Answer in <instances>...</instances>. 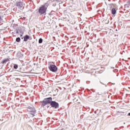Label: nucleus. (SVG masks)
I'll use <instances>...</instances> for the list:
<instances>
[{
    "label": "nucleus",
    "mask_w": 130,
    "mask_h": 130,
    "mask_svg": "<svg viewBox=\"0 0 130 130\" xmlns=\"http://www.w3.org/2000/svg\"><path fill=\"white\" fill-rule=\"evenodd\" d=\"M48 4L46 3L44 5L41 6L39 9V12L41 15H43V14H45L46 13V10H47V8H48Z\"/></svg>",
    "instance_id": "obj_1"
},
{
    "label": "nucleus",
    "mask_w": 130,
    "mask_h": 130,
    "mask_svg": "<svg viewBox=\"0 0 130 130\" xmlns=\"http://www.w3.org/2000/svg\"><path fill=\"white\" fill-rule=\"evenodd\" d=\"M51 102H52V98L50 97L45 99L43 101L42 104L44 106H45V105H47V104H51Z\"/></svg>",
    "instance_id": "obj_2"
},
{
    "label": "nucleus",
    "mask_w": 130,
    "mask_h": 130,
    "mask_svg": "<svg viewBox=\"0 0 130 130\" xmlns=\"http://www.w3.org/2000/svg\"><path fill=\"white\" fill-rule=\"evenodd\" d=\"M27 111L30 113V114H31V115H32V117L35 116V113H36V110H35V108H34V107H29L27 109Z\"/></svg>",
    "instance_id": "obj_3"
},
{
    "label": "nucleus",
    "mask_w": 130,
    "mask_h": 130,
    "mask_svg": "<svg viewBox=\"0 0 130 130\" xmlns=\"http://www.w3.org/2000/svg\"><path fill=\"white\" fill-rule=\"evenodd\" d=\"M49 69L50 71L53 73H56V72H57V67L54 64H50L49 67Z\"/></svg>",
    "instance_id": "obj_4"
},
{
    "label": "nucleus",
    "mask_w": 130,
    "mask_h": 130,
    "mask_svg": "<svg viewBox=\"0 0 130 130\" xmlns=\"http://www.w3.org/2000/svg\"><path fill=\"white\" fill-rule=\"evenodd\" d=\"M51 107H53L54 108H58L59 107V105L57 102L55 101H52L50 104Z\"/></svg>",
    "instance_id": "obj_5"
},
{
    "label": "nucleus",
    "mask_w": 130,
    "mask_h": 130,
    "mask_svg": "<svg viewBox=\"0 0 130 130\" xmlns=\"http://www.w3.org/2000/svg\"><path fill=\"white\" fill-rule=\"evenodd\" d=\"M16 6L18 8H22L23 7V3L22 2H18L16 3Z\"/></svg>",
    "instance_id": "obj_6"
},
{
    "label": "nucleus",
    "mask_w": 130,
    "mask_h": 130,
    "mask_svg": "<svg viewBox=\"0 0 130 130\" xmlns=\"http://www.w3.org/2000/svg\"><path fill=\"white\" fill-rule=\"evenodd\" d=\"M29 38H30V37H29V36L26 35L24 37V41H25V42L28 41V39H29Z\"/></svg>",
    "instance_id": "obj_7"
},
{
    "label": "nucleus",
    "mask_w": 130,
    "mask_h": 130,
    "mask_svg": "<svg viewBox=\"0 0 130 130\" xmlns=\"http://www.w3.org/2000/svg\"><path fill=\"white\" fill-rule=\"evenodd\" d=\"M115 13H116V10H115V8H112V14L113 15H115Z\"/></svg>",
    "instance_id": "obj_8"
},
{
    "label": "nucleus",
    "mask_w": 130,
    "mask_h": 130,
    "mask_svg": "<svg viewBox=\"0 0 130 130\" xmlns=\"http://www.w3.org/2000/svg\"><path fill=\"white\" fill-rule=\"evenodd\" d=\"M21 41V39L20 38H17L16 39V42H20Z\"/></svg>",
    "instance_id": "obj_9"
},
{
    "label": "nucleus",
    "mask_w": 130,
    "mask_h": 130,
    "mask_svg": "<svg viewBox=\"0 0 130 130\" xmlns=\"http://www.w3.org/2000/svg\"><path fill=\"white\" fill-rule=\"evenodd\" d=\"M42 41H43V40H42V39L40 38L39 40V43H42Z\"/></svg>",
    "instance_id": "obj_10"
},
{
    "label": "nucleus",
    "mask_w": 130,
    "mask_h": 130,
    "mask_svg": "<svg viewBox=\"0 0 130 130\" xmlns=\"http://www.w3.org/2000/svg\"><path fill=\"white\" fill-rule=\"evenodd\" d=\"M14 68L15 69V70H17V69H18V65L15 64L14 66Z\"/></svg>",
    "instance_id": "obj_11"
},
{
    "label": "nucleus",
    "mask_w": 130,
    "mask_h": 130,
    "mask_svg": "<svg viewBox=\"0 0 130 130\" xmlns=\"http://www.w3.org/2000/svg\"><path fill=\"white\" fill-rule=\"evenodd\" d=\"M7 61H8V60L7 59H5L3 61V63H6V62H7Z\"/></svg>",
    "instance_id": "obj_12"
},
{
    "label": "nucleus",
    "mask_w": 130,
    "mask_h": 130,
    "mask_svg": "<svg viewBox=\"0 0 130 130\" xmlns=\"http://www.w3.org/2000/svg\"><path fill=\"white\" fill-rule=\"evenodd\" d=\"M128 115L129 116H130V113H129L128 114Z\"/></svg>",
    "instance_id": "obj_13"
},
{
    "label": "nucleus",
    "mask_w": 130,
    "mask_h": 130,
    "mask_svg": "<svg viewBox=\"0 0 130 130\" xmlns=\"http://www.w3.org/2000/svg\"><path fill=\"white\" fill-rule=\"evenodd\" d=\"M1 19H2V17L0 16V20H1Z\"/></svg>",
    "instance_id": "obj_14"
}]
</instances>
